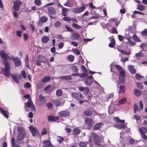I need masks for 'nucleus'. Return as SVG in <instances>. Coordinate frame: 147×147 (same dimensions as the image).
<instances>
[{
    "label": "nucleus",
    "instance_id": "4d7b16f0",
    "mask_svg": "<svg viewBox=\"0 0 147 147\" xmlns=\"http://www.w3.org/2000/svg\"><path fill=\"white\" fill-rule=\"evenodd\" d=\"M1 111L3 114L4 116L5 117L7 118H8L9 117L8 116V115L7 114V113L6 112V111H5L3 110H1Z\"/></svg>",
    "mask_w": 147,
    "mask_h": 147
},
{
    "label": "nucleus",
    "instance_id": "0e129e2a",
    "mask_svg": "<svg viewBox=\"0 0 147 147\" xmlns=\"http://www.w3.org/2000/svg\"><path fill=\"white\" fill-rule=\"evenodd\" d=\"M63 20L65 21L69 22L71 20V19L70 17L65 16L63 18Z\"/></svg>",
    "mask_w": 147,
    "mask_h": 147
},
{
    "label": "nucleus",
    "instance_id": "4be33fe9",
    "mask_svg": "<svg viewBox=\"0 0 147 147\" xmlns=\"http://www.w3.org/2000/svg\"><path fill=\"white\" fill-rule=\"evenodd\" d=\"M50 80L49 76H46L43 77L41 80V81L43 83H46L48 82Z\"/></svg>",
    "mask_w": 147,
    "mask_h": 147
},
{
    "label": "nucleus",
    "instance_id": "bf43d9fd",
    "mask_svg": "<svg viewBox=\"0 0 147 147\" xmlns=\"http://www.w3.org/2000/svg\"><path fill=\"white\" fill-rule=\"evenodd\" d=\"M88 75V74L86 72H84L80 75V77L81 78H84Z\"/></svg>",
    "mask_w": 147,
    "mask_h": 147
},
{
    "label": "nucleus",
    "instance_id": "13d9d810",
    "mask_svg": "<svg viewBox=\"0 0 147 147\" xmlns=\"http://www.w3.org/2000/svg\"><path fill=\"white\" fill-rule=\"evenodd\" d=\"M84 91V94L85 95L87 94L89 92V89L88 87H86Z\"/></svg>",
    "mask_w": 147,
    "mask_h": 147
},
{
    "label": "nucleus",
    "instance_id": "8fccbe9b",
    "mask_svg": "<svg viewBox=\"0 0 147 147\" xmlns=\"http://www.w3.org/2000/svg\"><path fill=\"white\" fill-rule=\"evenodd\" d=\"M126 100V98H121L119 102V104H124L125 101Z\"/></svg>",
    "mask_w": 147,
    "mask_h": 147
},
{
    "label": "nucleus",
    "instance_id": "bb28decb",
    "mask_svg": "<svg viewBox=\"0 0 147 147\" xmlns=\"http://www.w3.org/2000/svg\"><path fill=\"white\" fill-rule=\"evenodd\" d=\"M138 141L137 140H135L132 138H130L129 140V144L132 145H134L137 144Z\"/></svg>",
    "mask_w": 147,
    "mask_h": 147
},
{
    "label": "nucleus",
    "instance_id": "6ab92c4d",
    "mask_svg": "<svg viewBox=\"0 0 147 147\" xmlns=\"http://www.w3.org/2000/svg\"><path fill=\"white\" fill-rule=\"evenodd\" d=\"M128 69L129 71L132 74H134L136 72V70L134 68L133 66L131 65H129L128 67Z\"/></svg>",
    "mask_w": 147,
    "mask_h": 147
},
{
    "label": "nucleus",
    "instance_id": "0eeeda50",
    "mask_svg": "<svg viewBox=\"0 0 147 147\" xmlns=\"http://www.w3.org/2000/svg\"><path fill=\"white\" fill-rule=\"evenodd\" d=\"M59 116L60 117H67L70 115V112L67 110L61 111L59 113Z\"/></svg>",
    "mask_w": 147,
    "mask_h": 147
},
{
    "label": "nucleus",
    "instance_id": "ddd939ff",
    "mask_svg": "<svg viewBox=\"0 0 147 147\" xmlns=\"http://www.w3.org/2000/svg\"><path fill=\"white\" fill-rule=\"evenodd\" d=\"M85 123L86 125H88L90 127L92 126L93 119L89 118H86L85 119Z\"/></svg>",
    "mask_w": 147,
    "mask_h": 147
},
{
    "label": "nucleus",
    "instance_id": "a878e982",
    "mask_svg": "<svg viewBox=\"0 0 147 147\" xmlns=\"http://www.w3.org/2000/svg\"><path fill=\"white\" fill-rule=\"evenodd\" d=\"M139 131L140 133H147V127H140L139 129Z\"/></svg>",
    "mask_w": 147,
    "mask_h": 147
},
{
    "label": "nucleus",
    "instance_id": "e2e57ef3",
    "mask_svg": "<svg viewBox=\"0 0 147 147\" xmlns=\"http://www.w3.org/2000/svg\"><path fill=\"white\" fill-rule=\"evenodd\" d=\"M146 46L147 44L144 43H142L139 46V47H140L142 49H144L145 48H146Z\"/></svg>",
    "mask_w": 147,
    "mask_h": 147
},
{
    "label": "nucleus",
    "instance_id": "79ce46f5",
    "mask_svg": "<svg viewBox=\"0 0 147 147\" xmlns=\"http://www.w3.org/2000/svg\"><path fill=\"white\" fill-rule=\"evenodd\" d=\"M72 26L74 28L77 29H80L81 28V27L79 26L77 24H76L75 23H73Z\"/></svg>",
    "mask_w": 147,
    "mask_h": 147
},
{
    "label": "nucleus",
    "instance_id": "f704fd0d",
    "mask_svg": "<svg viewBox=\"0 0 147 147\" xmlns=\"http://www.w3.org/2000/svg\"><path fill=\"white\" fill-rule=\"evenodd\" d=\"M130 38L129 37L127 38V39L128 40V41L127 42V44L130 46H134L135 44V43L130 40Z\"/></svg>",
    "mask_w": 147,
    "mask_h": 147
},
{
    "label": "nucleus",
    "instance_id": "69168bd1",
    "mask_svg": "<svg viewBox=\"0 0 147 147\" xmlns=\"http://www.w3.org/2000/svg\"><path fill=\"white\" fill-rule=\"evenodd\" d=\"M141 137L142 138L145 140L147 139V136L144 133H140Z\"/></svg>",
    "mask_w": 147,
    "mask_h": 147
},
{
    "label": "nucleus",
    "instance_id": "dca6fc26",
    "mask_svg": "<svg viewBox=\"0 0 147 147\" xmlns=\"http://www.w3.org/2000/svg\"><path fill=\"white\" fill-rule=\"evenodd\" d=\"M26 135V133H19L17 136V139L19 141L22 140Z\"/></svg>",
    "mask_w": 147,
    "mask_h": 147
},
{
    "label": "nucleus",
    "instance_id": "f257e3e1",
    "mask_svg": "<svg viewBox=\"0 0 147 147\" xmlns=\"http://www.w3.org/2000/svg\"><path fill=\"white\" fill-rule=\"evenodd\" d=\"M5 65V68H1L2 74L6 77L10 76V67L9 62L5 61L4 62Z\"/></svg>",
    "mask_w": 147,
    "mask_h": 147
},
{
    "label": "nucleus",
    "instance_id": "72a5a7b5",
    "mask_svg": "<svg viewBox=\"0 0 147 147\" xmlns=\"http://www.w3.org/2000/svg\"><path fill=\"white\" fill-rule=\"evenodd\" d=\"M111 42L109 43V46L110 47H113L115 43V41L114 38H112L111 40Z\"/></svg>",
    "mask_w": 147,
    "mask_h": 147
},
{
    "label": "nucleus",
    "instance_id": "2f4dec72",
    "mask_svg": "<svg viewBox=\"0 0 147 147\" xmlns=\"http://www.w3.org/2000/svg\"><path fill=\"white\" fill-rule=\"evenodd\" d=\"M11 76L13 80L16 83L19 82V80L16 76L14 74H11Z\"/></svg>",
    "mask_w": 147,
    "mask_h": 147
},
{
    "label": "nucleus",
    "instance_id": "774afa93",
    "mask_svg": "<svg viewBox=\"0 0 147 147\" xmlns=\"http://www.w3.org/2000/svg\"><path fill=\"white\" fill-rule=\"evenodd\" d=\"M21 75L22 77L23 78H26V72L24 70H22L21 71Z\"/></svg>",
    "mask_w": 147,
    "mask_h": 147
},
{
    "label": "nucleus",
    "instance_id": "37998d69",
    "mask_svg": "<svg viewBox=\"0 0 147 147\" xmlns=\"http://www.w3.org/2000/svg\"><path fill=\"white\" fill-rule=\"evenodd\" d=\"M144 54L141 52L138 53H136L135 54L136 56L137 57H143L144 56Z\"/></svg>",
    "mask_w": 147,
    "mask_h": 147
},
{
    "label": "nucleus",
    "instance_id": "1a4fd4ad",
    "mask_svg": "<svg viewBox=\"0 0 147 147\" xmlns=\"http://www.w3.org/2000/svg\"><path fill=\"white\" fill-rule=\"evenodd\" d=\"M92 79H93V78L91 75L87 77L85 81V84L88 85H91L93 82Z\"/></svg>",
    "mask_w": 147,
    "mask_h": 147
},
{
    "label": "nucleus",
    "instance_id": "e433bc0d",
    "mask_svg": "<svg viewBox=\"0 0 147 147\" xmlns=\"http://www.w3.org/2000/svg\"><path fill=\"white\" fill-rule=\"evenodd\" d=\"M47 18L45 16H42L41 17L40 21L42 23L46 22L47 20Z\"/></svg>",
    "mask_w": 147,
    "mask_h": 147
},
{
    "label": "nucleus",
    "instance_id": "cd10ccee",
    "mask_svg": "<svg viewBox=\"0 0 147 147\" xmlns=\"http://www.w3.org/2000/svg\"><path fill=\"white\" fill-rule=\"evenodd\" d=\"M141 91L135 89L134 91V94L136 96H140L141 94Z\"/></svg>",
    "mask_w": 147,
    "mask_h": 147
},
{
    "label": "nucleus",
    "instance_id": "20e7f679",
    "mask_svg": "<svg viewBox=\"0 0 147 147\" xmlns=\"http://www.w3.org/2000/svg\"><path fill=\"white\" fill-rule=\"evenodd\" d=\"M72 97L78 100H79L83 99L84 96L81 93L78 92H73L71 94Z\"/></svg>",
    "mask_w": 147,
    "mask_h": 147
},
{
    "label": "nucleus",
    "instance_id": "c85d7f7f",
    "mask_svg": "<svg viewBox=\"0 0 147 147\" xmlns=\"http://www.w3.org/2000/svg\"><path fill=\"white\" fill-rule=\"evenodd\" d=\"M133 39L134 41L136 42H141V40L138 38V37L136 34H134L133 35Z\"/></svg>",
    "mask_w": 147,
    "mask_h": 147
},
{
    "label": "nucleus",
    "instance_id": "a19ab883",
    "mask_svg": "<svg viewBox=\"0 0 147 147\" xmlns=\"http://www.w3.org/2000/svg\"><path fill=\"white\" fill-rule=\"evenodd\" d=\"M134 112L135 113H136V111H138L139 112L140 110L139 109L137 105L136 104H134Z\"/></svg>",
    "mask_w": 147,
    "mask_h": 147
},
{
    "label": "nucleus",
    "instance_id": "9b49d317",
    "mask_svg": "<svg viewBox=\"0 0 147 147\" xmlns=\"http://www.w3.org/2000/svg\"><path fill=\"white\" fill-rule=\"evenodd\" d=\"M48 120L49 121L52 122L53 121L57 122L59 119L58 117L54 116L53 115H50L48 116Z\"/></svg>",
    "mask_w": 147,
    "mask_h": 147
},
{
    "label": "nucleus",
    "instance_id": "4c0bfd02",
    "mask_svg": "<svg viewBox=\"0 0 147 147\" xmlns=\"http://www.w3.org/2000/svg\"><path fill=\"white\" fill-rule=\"evenodd\" d=\"M62 15L64 16H66V12L68 11V9L65 8H63L62 9Z\"/></svg>",
    "mask_w": 147,
    "mask_h": 147
},
{
    "label": "nucleus",
    "instance_id": "c03bdc74",
    "mask_svg": "<svg viewBox=\"0 0 147 147\" xmlns=\"http://www.w3.org/2000/svg\"><path fill=\"white\" fill-rule=\"evenodd\" d=\"M119 80L121 84H123L125 81V77H119Z\"/></svg>",
    "mask_w": 147,
    "mask_h": 147
},
{
    "label": "nucleus",
    "instance_id": "ea45409f",
    "mask_svg": "<svg viewBox=\"0 0 147 147\" xmlns=\"http://www.w3.org/2000/svg\"><path fill=\"white\" fill-rule=\"evenodd\" d=\"M17 130L19 133H25L24 128L21 127H18Z\"/></svg>",
    "mask_w": 147,
    "mask_h": 147
},
{
    "label": "nucleus",
    "instance_id": "6e6d98bb",
    "mask_svg": "<svg viewBox=\"0 0 147 147\" xmlns=\"http://www.w3.org/2000/svg\"><path fill=\"white\" fill-rule=\"evenodd\" d=\"M65 27L68 31L71 32L73 31V30L69 26L66 25Z\"/></svg>",
    "mask_w": 147,
    "mask_h": 147
},
{
    "label": "nucleus",
    "instance_id": "09e8293b",
    "mask_svg": "<svg viewBox=\"0 0 147 147\" xmlns=\"http://www.w3.org/2000/svg\"><path fill=\"white\" fill-rule=\"evenodd\" d=\"M141 35L142 36L147 35V29H145L141 33Z\"/></svg>",
    "mask_w": 147,
    "mask_h": 147
},
{
    "label": "nucleus",
    "instance_id": "338daca9",
    "mask_svg": "<svg viewBox=\"0 0 147 147\" xmlns=\"http://www.w3.org/2000/svg\"><path fill=\"white\" fill-rule=\"evenodd\" d=\"M135 78L136 79L139 80L142 78V76H141L138 73L136 74L135 75Z\"/></svg>",
    "mask_w": 147,
    "mask_h": 147
},
{
    "label": "nucleus",
    "instance_id": "f8f14e48",
    "mask_svg": "<svg viewBox=\"0 0 147 147\" xmlns=\"http://www.w3.org/2000/svg\"><path fill=\"white\" fill-rule=\"evenodd\" d=\"M48 14L50 15H55L56 13L55 9L53 7H50L47 9Z\"/></svg>",
    "mask_w": 147,
    "mask_h": 147
},
{
    "label": "nucleus",
    "instance_id": "f3484780",
    "mask_svg": "<svg viewBox=\"0 0 147 147\" xmlns=\"http://www.w3.org/2000/svg\"><path fill=\"white\" fill-rule=\"evenodd\" d=\"M43 144L44 145L42 147H53V146H51V143L49 140H45L43 141Z\"/></svg>",
    "mask_w": 147,
    "mask_h": 147
},
{
    "label": "nucleus",
    "instance_id": "393cba45",
    "mask_svg": "<svg viewBox=\"0 0 147 147\" xmlns=\"http://www.w3.org/2000/svg\"><path fill=\"white\" fill-rule=\"evenodd\" d=\"M25 107L26 108V105L29 108L31 107L32 106V105H34L32 101L31 100V99H30V100H28L26 103H25Z\"/></svg>",
    "mask_w": 147,
    "mask_h": 147
},
{
    "label": "nucleus",
    "instance_id": "aec40b11",
    "mask_svg": "<svg viewBox=\"0 0 147 147\" xmlns=\"http://www.w3.org/2000/svg\"><path fill=\"white\" fill-rule=\"evenodd\" d=\"M103 123H102L100 122L98 123L95 125L93 127V129L94 130H97L99 129L100 127L103 126Z\"/></svg>",
    "mask_w": 147,
    "mask_h": 147
},
{
    "label": "nucleus",
    "instance_id": "39448f33",
    "mask_svg": "<svg viewBox=\"0 0 147 147\" xmlns=\"http://www.w3.org/2000/svg\"><path fill=\"white\" fill-rule=\"evenodd\" d=\"M22 2L20 1H16L14 2L13 9L15 11H18L20 9V6L22 5Z\"/></svg>",
    "mask_w": 147,
    "mask_h": 147
},
{
    "label": "nucleus",
    "instance_id": "c9c22d12",
    "mask_svg": "<svg viewBox=\"0 0 147 147\" xmlns=\"http://www.w3.org/2000/svg\"><path fill=\"white\" fill-rule=\"evenodd\" d=\"M71 68L73 72H74L78 73V69L77 67L75 65H72L71 67Z\"/></svg>",
    "mask_w": 147,
    "mask_h": 147
},
{
    "label": "nucleus",
    "instance_id": "58836bf2",
    "mask_svg": "<svg viewBox=\"0 0 147 147\" xmlns=\"http://www.w3.org/2000/svg\"><path fill=\"white\" fill-rule=\"evenodd\" d=\"M54 26L56 28H59L61 25V22L59 21H57L54 24Z\"/></svg>",
    "mask_w": 147,
    "mask_h": 147
},
{
    "label": "nucleus",
    "instance_id": "6e6552de",
    "mask_svg": "<svg viewBox=\"0 0 147 147\" xmlns=\"http://www.w3.org/2000/svg\"><path fill=\"white\" fill-rule=\"evenodd\" d=\"M85 6L84 5H83L81 7L79 8H75L74 9L73 11L75 13H80L84 10L85 8Z\"/></svg>",
    "mask_w": 147,
    "mask_h": 147
},
{
    "label": "nucleus",
    "instance_id": "2eb2a0df",
    "mask_svg": "<svg viewBox=\"0 0 147 147\" xmlns=\"http://www.w3.org/2000/svg\"><path fill=\"white\" fill-rule=\"evenodd\" d=\"M80 35L79 34L75 33H71L70 38L73 40H76L79 37Z\"/></svg>",
    "mask_w": 147,
    "mask_h": 147
},
{
    "label": "nucleus",
    "instance_id": "680f3d73",
    "mask_svg": "<svg viewBox=\"0 0 147 147\" xmlns=\"http://www.w3.org/2000/svg\"><path fill=\"white\" fill-rule=\"evenodd\" d=\"M11 143L12 145L13 146V147H16V142L15 140V139L14 138H12L11 140Z\"/></svg>",
    "mask_w": 147,
    "mask_h": 147
},
{
    "label": "nucleus",
    "instance_id": "473e14b6",
    "mask_svg": "<svg viewBox=\"0 0 147 147\" xmlns=\"http://www.w3.org/2000/svg\"><path fill=\"white\" fill-rule=\"evenodd\" d=\"M145 8V7L142 4H139L138 5L137 9L140 11H143Z\"/></svg>",
    "mask_w": 147,
    "mask_h": 147
},
{
    "label": "nucleus",
    "instance_id": "5701e85b",
    "mask_svg": "<svg viewBox=\"0 0 147 147\" xmlns=\"http://www.w3.org/2000/svg\"><path fill=\"white\" fill-rule=\"evenodd\" d=\"M115 127L119 129H124L126 127L125 125L124 124H118L115 125Z\"/></svg>",
    "mask_w": 147,
    "mask_h": 147
},
{
    "label": "nucleus",
    "instance_id": "b1692460",
    "mask_svg": "<svg viewBox=\"0 0 147 147\" xmlns=\"http://www.w3.org/2000/svg\"><path fill=\"white\" fill-rule=\"evenodd\" d=\"M49 40V37L47 36H43L41 39V41L42 42L44 43H47Z\"/></svg>",
    "mask_w": 147,
    "mask_h": 147
},
{
    "label": "nucleus",
    "instance_id": "4468645a",
    "mask_svg": "<svg viewBox=\"0 0 147 147\" xmlns=\"http://www.w3.org/2000/svg\"><path fill=\"white\" fill-rule=\"evenodd\" d=\"M83 114L86 116H90L92 115L93 112L91 110L87 109L84 111Z\"/></svg>",
    "mask_w": 147,
    "mask_h": 147
},
{
    "label": "nucleus",
    "instance_id": "5fc2aeb1",
    "mask_svg": "<svg viewBox=\"0 0 147 147\" xmlns=\"http://www.w3.org/2000/svg\"><path fill=\"white\" fill-rule=\"evenodd\" d=\"M34 2L36 5L40 6L42 4L40 0H35Z\"/></svg>",
    "mask_w": 147,
    "mask_h": 147
},
{
    "label": "nucleus",
    "instance_id": "3c124183",
    "mask_svg": "<svg viewBox=\"0 0 147 147\" xmlns=\"http://www.w3.org/2000/svg\"><path fill=\"white\" fill-rule=\"evenodd\" d=\"M24 88H29L31 86V85L28 82H27L25 84H24Z\"/></svg>",
    "mask_w": 147,
    "mask_h": 147
},
{
    "label": "nucleus",
    "instance_id": "052dcab7",
    "mask_svg": "<svg viewBox=\"0 0 147 147\" xmlns=\"http://www.w3.org/2000/svg\"><path fill=\"white\" fill-rule=\"evenodd\" d=\"M39 98L40 100L41 101H43L44 102H45L46 100L45 99V97L44 96H42L41 95H40L39 96Z\"/></svg>",
    "mask_w": 147,
    "mask_h": 147
},
{
    "label": "nucleus",
    "instance_id": "7ed1b4c3",
    "mask_svg": "<svg viewBox=\"0 0 147 147\" xmlns=\"http://www.w3.org/2000/svg\"><path fill=\"white\" fill-rule=\"evenodd\" d=\"M91 135L92 138H94V141L95 144L98 146H101L102 140L100 137L97 136V134L95 133H92Z\"/></svg>",
    "mask_w": 147,
    "mask_h": 147
},
{
    "label": "nucleus",
    "instance_id": "a18cd8bd",
    "mask_svg": "<svg viewBox=\"0 0 147 147\" xmlns=\"http://www.w3.org/2000/svg\"><path fill=\"white\" fill-rule=\"evenodd\" d=\"M68 60L71 62H73L74 59V57L72 55H69L67 57Z\"/></svg>",
    "mask_w": 147,
    "mask_h": 147
},
{
    "label": "nucleus",
    "instance_id": "de8ad7c7",
    "mask_svg": "<svg viewBox=\"0 0 147 147\" xmlns=\"http://www.w3.org/2000/svg\"><path fill=\"white\" fill-rule=\"evenodd\" d=\"M62 91L61 89L57 90L56 92V94L58 96H60L62 94Z\"/></svg>",
    "mask_w": 147,
    "mask_h": 147
},
{
    "label": "nucleus",
    "instance_id": "9d476101",
    "mask_svg": "<svg viewBox=\"0 0 147 147\" xmlns=\"http://www.w3.org/2000/svg\"><path fill=\"white\" fill-rule=\"evenodd\" d=\"M12 59L14 60V64L15 66H20L21 65V62L18 57H13Z\"/></svg>",
    "mask_w": 147,
    "mask_h": 147
},
{
    "label": "nucleus",
    "instance_id": "603ef678",
    "mask_svg": "<svg viewBox=\"0 0 147 147\" xmlns=\"http://www.w3.org/2000/svg\"><path fill=\"white\" fill-rule=\"evenodd\" d=\"M51 85H47V86H46L44 88V90L47 91L46 92H49L51 91Z\"/></svg>",
    "mask_w": 147,
    "mask_h": 147
},
{
    "label": "nucleus",
    "instance_id": "864d4df0",
    "mask_svg": "<svg viewBox=\"0 0 147 147\" xmlns=\"http://www.w3.org/2000/svg\"><path fill=\"white\" fill-rule=\"evenodd\" d=\"M57 140L60 143L61 142H63L64 141V140L63 137L58 136L57 137Z\"/></svg>",
    "mask_w": 147,
    "mask_h": 147
},
{
    "label": "nucleus",
    "instance_id": "c756f323",
    "mask_svg": "<svg viewBox=\"0 0 147 147\" xmlns=\"http://www.w3.org/2000/svg\"><path fill=\"white\" fill-rule=\"evenodd\" d=\"M125 86H121L119 87V92L123 94L125 93Z\"/></svg>",
    "mask_w": 147,
    "mask_h": 147
},
{
    "label": "nucleus",
    "instance_id": "412c9836",
    "mask_svg": "<svg viewBox=\"0 0 147 147\" xmlns=\"http://www.w3.org/2000/svg\"><path fill=\"white\" fill-rule=\"evenodd\" d=\"M55 105L57 107L59 106L61 104V101L59 99H55L54 101Z\"/></svg>",
    "mask_w": 147,
    "mask_h": 147
},
{
    "label": "nucleus",
    "instance_id": "49530a36",
    "mask_svg": "<svg viewBox=\"0 0 147 147\" xmlns=\"http://www.w3.org/2000/svg\"><path fill=\"white\" fill-rule=\"evenodd\" d=\"M125 71L123 69L120 71V74L119 77H125Z\"/></svg>",
    "mask_w": 147,
    "mask_h": 147
},
{
    "label": "nucleus",
    "instance_id": "7c9ffc66",
    "mask_svg": "<svg viewBox=\"0 0 147 147\" xmlns=\"http://www.w3.org/2000/svg\"><path fill=\"white\" fill-rule=\"evenodd\" d=\"M81 132V130L78 128H74L73 130V133L75 135H78Z\"/></svg>",
    "mask_w": 147,
    "mask_h": 147
},
{
    "label": "nucleus",
    "instance_id": "423d86ee",
    "mask_svg": "<svg viewBox=\"0 0 147 147\" xmlns=\"http://www.w3.org/2000/svg\"><path fill=\"white\" fill-rule=\"evenodd\" d=\"M29 128L33 136H35L36 134L37 135L39 134V132L36 128L31 126H29Z\"/></svg>",
    "mask_w": 147,
    "mask_h": 147
},
{
    "label": "nucleus",
    "instance_id": "a211bd4d",
    "mask_svg": "<svg viewBox=\"0 0 147 147\" xmlns=\"http://www.w3.org/2000/svg\"><path fill=\"white\" fill-rule=\"evenodd\" d=\"M0 55L2 58L5 60L8 59V55L6 54L5 51L3 50H1L0 51Z\"/></svg>",
    "mask_w": 147,
    "mask_h": 147
},
{
    "label": "nucleus",
    "instance_id": "f03ea898",
    "mask_svg": "<svg viewBox=\"0 0 147 147\" xmlns=\"http://www.w3.org/2000/svg\"><path fill=\"white\" fill-rule=\"evenodd\" d=\"M48 62V60L47 58L42 55H39L38 56V60L35 64L37 65L40 66L41 65V63H47Z\"/></svg>",
    "mask_w": 147,
    "mask_h": 147
}]
</instances>
